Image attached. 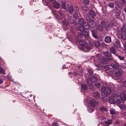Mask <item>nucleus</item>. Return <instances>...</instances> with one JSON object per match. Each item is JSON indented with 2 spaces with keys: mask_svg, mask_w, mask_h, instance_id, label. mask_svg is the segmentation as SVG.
I'll use <instances>...</instances> for the list:
<instances>
[{
  "mask_svg": "<svg viewBox=\"0 0 126 126\" xmlns=\"http://www.w3.org/2000/svg\"><path fill=\"white\" fill-rule=\"evenodd\" d=\"M101 91L103 93H101L102 95H103L106 93L107 94H110L111 93V90L108 87H105L104 86H102L101 88Z\"/></svg>",
  "mask_w": 126,
  "mask_h": 126,
  "instance_id": "f257e3e1",
  "label": "nucleus"
},
{
  "mask_svg": "<svg viewBox=\"0 0 126 126\" xmlns=\"http://www.w3.org/2000/svg\"><path fill=\"white\" fill-rule=\"evenodd\" d=\"M89 103L90 104L91 106H92V108L91 109L89 108V110L90 111H93L94 110V107L95 106H96L98 104V103L94 99H92L90 100Z\"/></svg>",
  "mask_w": 126,
  "mask_h": 126,
  "instance_id": "f03ea898",
  "label": "nucleus"
},
{
  "mask_svg": "<svg viewBox=\"0 0 126 126\" xmlns=\"http://www.w3.org/2000/svg\"><path fill=\"white\" fill-rule=\"evenodd\" d=\"M95 16V14L94 11L91 10L87 15L86 18L87 20H91V18H94Z\"/></svg>",
  "mask_w": 126,
  "mask_h": 126,
  "instance_id": "7ed1b4c3",
  "label": "nucleus"
},
{
  "mask_svg": "<svg viewBox=\"0 0 126 126\" xmlns=\"http://www.w3.org/2000/svg\"><path fill=\"white\" fill-rule=\"evenodd\" d=\"M90 30L92 32V34L93 37L96 39L98 38L97 32L95 30L90 29Z\"/></svg>",
  "mask_w": 126,
  "mask_h": 126,
  "instance_id": "20e7f679",
  "label": "nucleus"
},
{
  "mask_svg": "<svg viewBox=\"0 0 126 126\" xmlns=\"http://www.w3.org/2000/svg\"><path fill=\"white\" fill-rule=\"evenodd\" d=\"M114 13L115 17L117 18L120 19V13L119 10L117 9H116Z\"/></svg>",
  "mask_w": 126,
  "mask_h": 126,
  "instance_id": "39448f33",
  "label": "nucleus"
},
{
  "mask_svg": "<svg viewBox=\"0 0 126 126\" xmlns=\"http://www.w3.org/2000/svg\"><path fill=\"white\" fill-rule=\"evenodd\" d=\"M120 98L122 101H125L126 98V94L125 92H122L120 94Z\"/></svg>",
  "mask_w": 126,
  "mask_h": 126,
  "instance_id": "423d86ee",
  "label": "nucleus"
},
{
  "mask_svg": "<svg viewBox=\"0 0 126 126\" xmlns=\"http://www.w3.org/2000/svg\"><path fill=\"white\" fill-rule=\"evenodd\" d=\"M93 96L96 99H99L100 98L99 93L97 92H95L93 94Z\"/></svg>",
  "mask_w": 126,
  "mask_h": 126,
  "instance_id": "0eeeda50",
  "label": "nucleus"
},
{
  "mask_svg": "<svg viewBox=\"0 0 126 126\" xmlns=\"http://www.w3.org/2000/svg\"><path fill=\"white\" fill-rule=\"evenodd\" d=\"M113 45L116 47H119L120 46V44L119 41L117 40H115V43H114Z\"/></svg>",
  "mask_w": 126,
  "mask_h": 126,
  "instance_id": "6e6552de",
  "label": "nucleus"
},
{
  "mask_svg": "<svg viewBox=\"0 0 126 126\" xmlns=\"http://www.w3.org/2000/svg\"><path fill=\"white\" fill-rule=\"evenodd\" d=\"M90 20V21H89V26L90 25V27H95L96 25L95 22L91 19Z\"/></svg>",
  "mask_w": 126,
  "mask_h": 126,
  "instance_id": "1a4fd4ad",
  "label": "nucleus"
},
{
  "mask_svg": "<svg viewBox=\"0 0 126 126\" xmlns=\"http://www.w3.org/2000/svg\"><path fill=\"white\" fill-rule=\"evenodd\" d=\"M101 25L103 28H106L107 27V23L104 21H102L100 23Z\"/></svg>",
  "mask_w": 126,
  "mask_h": 126,
  "instance_id": "9d476101",
  "label": "nucleus"
},
{
  "mask_svg": "<svg viewBox=\"0 0 126 126\" xmlns=\"http://www.w3.org/2000/svg\"><path fill=\"white\" fill-rule=\"evenodd\" d=\"M105 42L107 43H110L111 41L110 37L108 36H106L105 38Z\"/></svg>",
  "mask_w": 126,
  "mask_h": 126,
  "instance_id": "9b49d317",
  "label": "nucleus"
},
{
  "mask_svg": "<svg viewBox=\"0 0 126 126\" xmlns=\"http://www.w3.org/2000/svg\"><path fill=\"white\" fill-rule=\"evenodd\" d=\"M81 8L83 11L85 12L89 10L88 7L85 5H83L81 6Z\"/></svg>",
  "mask_w": 126,
  "mask_h": 126,
  "instance_id": "f8f14e48",
  "label": "nucleus"
},
{
  "mask_svg": "<svg viewBox=\"0 0 126 126\" xmlns=\"http://www.w3.org/2000/svg\"><path fill=\"white\" fill-rule=\"evenodd\" d=\"M98 61L100 63H106V62L105 59L103 57L99 58Z\"/></svg>",
  "mask_w": 126,
  "mask_h": 126,
  "instance_id": "ddd939ff",
  "label": "nucleus"
},
{
  "mask_svg": "<svg viewBox=\"0 0 126 126\" xmlns=\"http://www.w3.org/2000/svg\"><path fill=\"white\" fill-rule=\"evenodd\" d=\"M82 25L86 29H89V25L86 22H84Z\"/></svg>",
  "mask_w": 126,
  "mask_h": 126,
  "instance_id": "4468645a",
  "label": "nucleus"
},
{
  "mask_svg": "<svg viewBox=\"0 0 126 126\" xmlns=\"http://www.w3.org/2000/svg\"><path fill=\"white\" fill-rule=\"evenodd\" d=\"M53 5L54 7L58 9L60 7V4L56 1H54L53 2Z\"/></svg>",
  "mask_w": 126,
  "mask_h": 126,
  "instance_id": "2eb2a0df",
  "label": "nucleus"
},
{
  "mask_svg": "<svg viewBox=\"0 0 126 126\" xmlns=\"http://www.w3.org/2000/svg\"><path fill=\"white\" fill-rule=\"evenodd\" d=\"M87 83L89 86H92L93 85V82L92 79L91 78H89L87 79Z\"/></svg>",
  "mask_w": 126,
  "mask_h": 126,
  "instance_id": "dca6fc26",
  "label": "nucleus"
},
{
  "mask_svg": "<svg viewBox=\"0 0 126 126\" xmlns=\"http://www.w3.org/2000/svg\"><path fill=\"white\" fill-rule=\"evenodd\" d=\"M112 121L111 120H109L105 122V124L104 125V126H109L112 123Z\"/></svg>",
  "mask_w": 126,
  "mask_h": 126,
  "instance_id": "f3484780",
  "label": "nucleus"
},
{
  "mask_svg": "<svg viewBox=\"0 0 126 126\" xmlns=\"http://www.w3.org/2000/svg\"><path fill=\"white\" fill-rule=\"evenodd\" d=\"M99 110L103 112L106 111L107 110V109L105 107L103 106H102L100 107Z\"/></svg>",
  "mask_w": 126,
  "mask_h": 126,
  "instance_id": "a211bd4d",
  "label": "nucleus"
},
{
  "mask_svg": "<svg viewBox=\"0 0 126 126\" xmlns=\"http://www.w3.org/2000/svg\"><path fill=\"white\" fill-rule=\"evenodd\" d=\"M79 30L81 31H85V28L83 27V26L82 25V24L80 25L79 27Z\"/></svg>",
  "mask_w": 126,
  "mask_h": 126,
  "instance_id": "6ab92c4d",
  "label": "nucleus"
},
{
  "mask_svg": "<svg viewBox=\"0 0 126 126\" xmlns=\"http://www.w3.org/2000/svg\"><path fill=\"white\" fill-rule=\"evenodd\" d=\"M79 43V45L81 46H83L85 44V42L83 40H80Z\"/></svg>",
  "mask_w": 126,
  "mask_h": 126,
  "instance_id": "aec40b11",
  "label": "nucleus"
},
{
  "mask_svg": "<svg viewBox=\"0 0 126 126\" xmlns=\"http://www.w3.org/2000/svg\"><path fill=\"white\" fill-rule=\"evenodd\" d=\"M94 45L96 47H98L100 46V43L97 41H95L94 42Z\"/></svg>",
  "mask_w": 126,
  "mask_h": 126,
  "instance_id": "412c9836",
  "label": "nucleus"
},
{
  "mask_svg": "<svg viewBox=\"0 0 126 126\" xmlns=\"http://www.w3.org/2000/svg\"><path fill=\"white\" fill-rule=\"evenodd\" d=\"M104 54L105 56L108 57H110L111 56V55L110 53L109 52H106L104 53Z\"/></svg>",
  "mask_w": 126,
  "mask_h": 126,
  "instance_id": "4be33fe9",
  "label": "nucleus"
},
{
  "mask_svg": "<svg viewBox=\"0 0 126 126\" xmlns=\"http://www.w3.org/2000/svg\"><path fill=\"white\" fill-rule=\"evenodd\" d=\"M97 29L99 31H102L103 30V28L100 25L96 26Z\"/></svg>",
  "mask_w": 126,
  "mask_h": 126,
  "instance_id": "5701e85b",
  "label": "nucleus"
},
{
  "mask_svg": "<svg viewBox=\"0 0 126 126\" xmlns=\"http://www.w3.org/2000/svg\"><path fill=\"white\" fill-rule=\"evenodd\" d=\"M122 73L120 71H118L115 73V75L116 76L119 77L122 75Z\"/></svg>",
  "mask_w": 126,
  "mask_h": 126,
  "instance_id": "b1692460",
  "label": "nucleus"
},
{
  "mask_svg": "<svg viewBox=\"0 0 126 126\" xmlns=\"http://www.w3.org/2000/svg\"><path fill=\"white\" fill-rule=\"evenodd\" d=\"M73 10L72 6L71 5L69 6L68 8V11L70 13H72Z\"/></svg>",
  "mask_w": 126,
  "mask_h": 126,
  "instance_id": "393cba45",
  "label": "nucleus"
},
{
  "mask_svg": "<svg viewBox=\"0 0 126 126\" xmlns=\"http://www.w3.org/2000/svg\"><path fill=\"white\" fill-rule=\"evenodd\" d=\"M114 3L113 2H110L109 3L108 5L110 8H113L114 7Z\"/></svg>",
  "mask_w": 126,
  "mask_h": 126,
  "instance_id": "a878e982",
  "label": "nucleus"
},
{
  "mask_svg": "<svg viewBox=\"0 0 126 126\" xmlns=\"http://www.w3.org/2000/svg\"><path fill=\"white\" fill-rule=\"evenodd\" d=\"M110 113L111 114H114L116 113L115 110L112 108H111L110 110Z\"/></svg>",
  "mask_w": 126,
  "mask_h": 126,
  "instance_id": "bb28decb",
  "label": "nucleus"
},
{
  "mask_svg": "<svg viewBox=\"0 0 126 126\" xmlns=\"http://www.w3.org/2000/svg\"><path fill=\"white\" fill-rule=\"evenodd\" d=\"M81 87L84 90H86L87 89V85L86 84H82L81 85Z\"/></svg>",
  "mask_w": 126,
  "mask_h": 126,
  "instance_id": "cd10ccee",
  "label": "nucleus"
},
{
  "mask_svg": "<svg viewBox=\"0 0 126 126\" xmlns=\"http://www.w3.org/2000/svg\"><path fill=\"white\" fill-rule=\"evenodd\" d=\"M110 50L111 52L114 54L115 53V50L113 47H111L110 48Z\"/></svg>",
  "mask_w": 126,
  "mask_h": 126,
  "instance_id": "c85d7f7f",
  "label": "nucleus"
},
{
  "mask_svg": "<svg viewBox=\"0 0 126 126\" xmlns=\"http://www.w3.org/2000/svg\"><path fill=\"white\" fill-rule=\"evenodd\" d=\"M66 3L65 2H64L62 4V7L64 9H65L67 8V7L66 6Z\"/></svg>",
  "mask_w": 126,
  "mask_h": 126,
  "instance_id": "c756f323",
  "label": "nucleus"
},
{
  "mask_svg": "<svg viewBox=\"0 0 126 126\" xmlns=\"http://www.w3.org/2000/svg\"><path fill=\"white\" fill-rule=\"evenodd\" d=\"M92 81L93 82H96L98 81V79L94 76H93L91 78Z\"/></svg>",
  "mask_w": 126,
  "mask_h": 126,
  "instance_id": "7c9ffc66",
  "label": "nucleus"
},
{
  "mask_svg": "<svg viewBox=\"0 0 126 126\" xmlns=\"http://www.w3.org/2000/svg\"><path fill=\"white\" fill-rule=\"evenodd\" d=\"M121 38L124 40H126V33H124L121 35Z\"/></svg>",
  "mask_w": 126,
  "mask_h": 126,
  "instance_id": "2f4dec72",
  "label": "nucleus"
},
{
  "mask_svg": "<svg viewBox=\"0 0 126 126\" xmlns=\"http://www.w3.org/2000/svg\"><path fill=\"white\" fill-rule=\"evenodd\" d=\"M78 22L80 24V25H81V24H82L83 23V22H84V21L83 19L80 18L78 19Z\"/></svg>",
  "mask_w": 126,
  "mask_h": 126,
  "instance_id": "473e14b6",
  "label": "nucleus"
},
{
  "mask_svg": "<svg viewBox=\"0 0 126 126\" xmlns=\"http://www.w3.org/2000/svg\"><path fill=\"white\" fill-rule=\"evenodd\" d=\"M83 2L84 4L88 5L90 2L89 0H83Z\"/></svg>",
  "mask_w": 126,
  "mask_h": 126,
  "instance_id": "72a5a7b5",
  "label": "nucleus"
},
{
  "mask_svg": "<svg viewBox=\"0 0 126 126\" xmlns=\"http://www.w3.org/2000/svg\"><path fill=\"white\" fill-rule=\"evenodd\" d=\"M120 66L123 68H126V64L125 63L122 64L120 65Z\"/></svg>",
  "mask_w": 126,
  "mask_h": 126,
  "instance_id": "f704fd0d",
  "label": "nucleus"
},
{
  "mask_svg": "<svg viewBox=\"0 0 126 126\" xmlns=\"http://www.w3.org/2000/svg\"><path fill=\"white\" fill-rule=\"evenodd\" d=\"M89 32H86L84 33V36L86 38H88L89 37Z\"/></svg>",
  "mask_w": 126,
  "mask_h": 126,
  "instance_id": "c9c22d12",
  "label": "nucleus"
},
{
  "mask_svg": "<svg viewBox=\"0 0 126 126\" xmlns=\"http://www.w3.org/2000/svg\"><path fill=\"white\" fill-rule=\"evenodd\" d=\"M109 102L110 104H113L114 103V99L111 98L109 100Z\"/></svg>",
  "mask_w": 126,
  "mask_h": 126,
  "instance_id": "e433bc0d",
  "label": "nucleus"
},
{
  "mask_svg": "<svg viewBox=\"0 0 126 126\" xmlns=\"http://www.w3.org/2000/svg\"><path fill=\"white\" fill-rule=\"evenodd\" d=\"M107 60L109 61H113V58L111 55L110 56V57H108L107 58Z\"/></svg>",
  "mask_w": 126,
  "mask_h": 126,
  "instance_id": "4c0bfd02",
  "label": "nucleus"
},
{
  "mask_svg": "<svg viewBox=\"0 0 126 126\" xmlns=\"http://www.w3.org/2000/svg\"><path fill=\"white\" fill-rule=\"evenodd\" d=\"M119 107L122 110L124 109H125V106L124 105L122 104L120 105Z\"/></svg>",
  "mask_w": 126,
  "mask_h": 126,
  "instance_id": "58836bf2",
  "label": "nucleus"
},
{
  "mask_svg": "<svg viewBox=\"0 0 126 126\" xmlns=\"http://www.w3.org/2000/svg\"><path fill=\"white\" fill-rule=\"evenodd\" d=\"M114 64H115L116 66L117 67V69H118V67L120 66V65L119 63H118L116 61H114Z\"/></svg>",
  "mask_w": 126,
  "mask_h": 126,
  "instance_id": "ea45409f",
  "label": "nucleus"
},
{
  "mask_svg": "<svg viewBox=\"0 0 126 126\" xmlns=\"http://www.w3.org/2000/svg\"><path fill=\"white\" fill-rule=\"evenodd\" d=\"M116 103L118 104H120L121 103V101L119 99H117L116 101Z\"/></svg>",
  "mask_w": 126,
  "mask_h": 126,
  "instance_id": "a19ab883",
  "label": "nucleus"
},
{
  "mask_svg": "<svg viewBox=\"0 0 126 126\" xmlns=\"http://www.w3.org/2000/svg\"><path fill=\"white\" fill-rule=\"evenodd\" d=\"M88 71L90 75H92L93 73V70L91 69H89Z\"/></svg>",
  "mask_w": 126,
  "mask_h": 126,
  "instance_id": "79ce46f5",
  "label": "nucleus"
},
{
  "mask_svg": "<svg viewBox=\"0 0 126 126\" xmlns=\"http://www.w3.org/2000/svg\"><path fill=\"white\" fill-rule=\"evenodd\" d=\"M122 29L124 31H126V24L124 25L122 27Z\"/></svg>",
  "mask_w": 126,
  "mask_h": 126,
  "instance_id": "37998d69",
  "label": "nucleus"
},
{
  "mask_svg": "<svg viewBox=\"0 0 126 126\" xmlns=\"http://www.w3.org/2000/svg\"><path fill=\"white\" fill-rule=\"evenodd\" d=\"M94 84L95 86H96L98 88H99L100 86V84L99 83H95Z\"/></svg>",
  "mask_w": 126,
  "mask_h": 126,
  "instance_id": "c03bdc74",
  "label": "nucleus"
},
{
  "mask_svg": "<svg viewBox=\"0 0 126 126\" xmlns=\"http://www.w3.org/2000/svg\"><path fill=\"white\" fill-rule=\"evenodd\" d=\"M113 87L114 90V92H115V90H116L118 89L119 87L118 86H114L113 85Z\"/></svg>",
  "mask_w": 126,
  "mask_h": 126,
  "instance_id": "a18cd8bd",
  "label": "nucleus"
},
{
  "mask_svg": "<svg viewBox=\"0 0 126 126\" xmlns=\"http://www.w3.org/2000/svg\"><path fill=\"white\" fill-rule=\"evenodd\" d=\"M111 66L114 69H117V67L116 66L115 64H114H114L113 63H111Z\"/></svg>",
  "mask_w": 126,
  "mask_h": 126,
  "instance_id": "49530a36",
  "label": "nucleus"
},
{
  "mask_svg": "<svg viewBox=\"0 0 126 126\" xmlns=\"http://www.w3.org/2000/svg\"><path fill=\"white\" fill-rule=\"evenodd\" d=\"M4 72V70L2 69V68L0 67V73L1 74H3Z\"/></svg>",
  "mask_w": 126,
  "mask_h": 126,
  "instance_id": "de8ad7c7",
  "label": "nucleus"
},
{
  "mask_svg": "<svg viewBox=\"0 0 126 126\" xmlns=\"http://www.w3.org/2000/svg\"><path fill=\"white\" fill-rule=\"evenodd\" d=\"M118 57L119 59L121 60H124V57H121L119 55L118 56Z\"/></svg>",
  "mask_w": 126,
  "mask_h": 126,
  "instance_id": "09e8293b",
  "label": "nucleus"
},
{
  "mask_svg": "<svg viewBox=\"0 0 126 126\" xmlns=\"http://www.w3.org/2000/svg\"><path fill=\"white\" fill-rule=\"evenodd\" d=\"M104 68H107V69H106V70L109 69L110 68V66L108 65H105L104 66Z\"/></svg>",
  "mask_w": 126,
  "mask_h": 126,
  "instance_id": "8fccbe9b",
  "label": "nucleus"
},
{
  "mask_svg": "<svg viewBox=\"0 0 126 126\" xmlns=\"http://www.w3.org/2000/svg\"><path fill=\"white\" fill-rule=\"evenodd\" d=\"M121 3L123 4H126V1L125 0H120Z\"/></svg>",
  "mask_w": 126,
  "mask_h": 126,
  "instance_id": "3c124183",
  "label": "nucleus"
},
{
  "mask_svg": "<svg viewBox=\"0 0 126 126\" xmlns=\"http://www.w3.org/2000/svg\"><path fill=\"white\" fill-rule=\"evenodd\" d=\"M52 126H58V124L56 123H53L52 124Z\"/></svg>",
  "mask_w": 126,
  "mask_h": 126,
  "instance_id": "603ef678",
  "label": "nucleus"
},
{
  "mask_svg": "<svg viewBox=\"0 0 126 126\" xmlns=\"http://www.w3.org/2000/svg\"><path fill=\"white\" fill-rule=\"evenodd\" d=\"M79 74L78 73L76 72H74V75L77 76Z\"/></svg>",
  "mask_w": 126,
  "mask_h": 126,
  "instance_id": "864d4df0",
  "label": "nucleus"
},
{
  "mask_svg": "<svg viewBox=\"0 0 126 126\" xmlns=\"http://www.w3.org/2000/svg\"><path fill=\"white\" fill-rule=\"evenodd\" d=\"M77 16H78L76 13L74 14L73 16V17H75V18H76V17H77Z\"/></svg>",
  "mask_w": 126,
  "mask_h": 126,
  "instance_id": "5fc2aeb1",
  "label": "nucleus"
},
{
  "mask_svg": "<svg viewBox=\"0 0 126 126\" xmlns=\"http://www.w3.org/2000/svg\"><path fill=\"white\" fill-rule=\"evenodd\" d=\"M123 85L124 86L126 87V81H125L124 82Z\"/></svg>",
  "mask_w": 126,
  "mask_h": 126,
  "instance_id": "6e6d98bb",
  "label": "nucleus"
},
{
  "mask_svg": "<svg viewBox=\"0 0 126 126\" xmlns=\"http://www.w3.org/2000/svg\"><path fill=\"white\" fill-rule=\"evenodd\" d=\"M100 55L99 54H97L96 55V57L98 58L99 57H100Z\"/></svg>",
  "mask_w": 126,
  "mask_h": 126,
  "instance_id": "4d7b16f0",
  "label": "nucleus"
},
{
  "mask_svg": "<svg viewBox=\"0 0 126 126\" xmlns=\"http://www.w3.org/2000/svg\"><path fill=\"white\" fill-rule=\"evenodd\" d=\"M119 121H117L116 122H115V123L114 124L115 125H117V124H119Z\"/></svg>",
  "mask_w": 126,
  "mask_h": 126,
  "instance_id": "13d9d810",
  "label": "nucleus"
},
{
  "mask_svg": "<svg viewBox=\"0 0 126 126\" xmlns=\"http://www.w3.org/2000/svg\"><path fill=\"white\" fill-rule=\"evenodd\" d=\"M124 46L126 50V41L125 42Z\"/></svg>",
  "mask_w": 126,
  "mask_h": 126,
  "instance_id": "bf43d9fd",
  "label": "nucleus"
},
{
  "mask_svg": "<svg viewBox=\"0 0 126 126\" xmlns=\"http://www.w3.org/2000/svg\"><path fill=\"white\" fill-rule=\"evenodd\" d=\"M3 82L2 80L1 79H0V84H1Z\"/></svg>",
  "mask_w": 126,
  "mask_h": 126,
  "instance_id": "052dcab7",
  "label": "nucleus"
},
{
  "mask_svg": "<svg viewBox=\"0 0 126 126\" xmlns=\"http://www.w3.org/2000/svg\"><path fill=\"white\" fill-rule=\"evenodd\" d=\"M50 2H54L55 1V0H49Z\"/></svg>",
  "mask_w": 126,
  "mask_h": 126,
  "instance_id": "680f3d73",
  "label": "nucleus"
},
{
  "mask_svg": "<svg viewBox=\"0 0 126 126\" xmlns=\"http://www.w3.org/2000/svg\"><path fill=\"white\" fill-rule=\"evenodd\" d=\"M87 48L88 49H90L92 47H88V46H87Z\"/></svg>",
  "mask_w": 126,
  "mask_h": 126,
  "instance_id": "e2e57ef3",
  "label": "nucleus"
},
{
  "mask_svg": "<svg viewBox=\"0 0 126 126\" xmlns=\"http://www.w3.org/2000/svg\"><path fill=\"white\" fill-rule=\"evenodd\" d=\"M124 10L125 12L126 13V8H124Z\"/></svg>",
  "mask_w": 126,
  "mask_h": 126,
  "instance_id": "0e129e2a",
  "label": "nucleus"
},
{
  "mask_svg": "<svg viewBox=\"0 0 126 126\" xmlns=\"http://www.w3.org/2000/svg\"><path fill=\"white\" fill-rule=\"evenodd\" d=\"M69 24V22H67V23H64L66 25H68Z\"/></svg>",
  "mask_w": 126,
  "mask_h": 126,
  "instance_id": "69168bd1",
  "label": "nucleus"
},
{
  "mask_svg": "<svg viewBox=\"0 0 126 126\" xmlns=\"http://www.w3.org/2000/svg\"><path fill=\"white\" fill-rule=\"evenodd\" d=\"M72 73L71 72H69L68 73V74L69 75H71L72 74Z\"/></svg>",
  "mask_w": 126,
  "mask_h": 126,
  "instance_id": "338daca9",
  "label": "nucleus"
},
{
  "mask_svg": "<svg viewBox=\"0 0 126 126\" xmlns=\"http://www.w3.org/2000/svg\"><path fill=\"white\" fill-rule=\"evenodd\" d=\"M82 70L81 69V70H80V71H78V72H79L80 73L82 72Z\"/></svg>",
  "mask_w": 126,
  "mask_h": 126,
  "instance_id": "774afa93",
  "label": "nucleus"
}]
</instances>
